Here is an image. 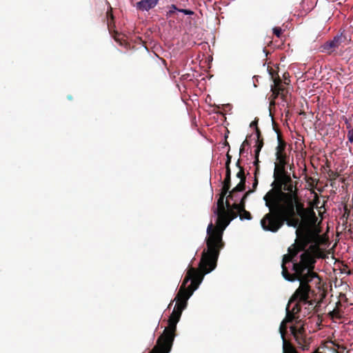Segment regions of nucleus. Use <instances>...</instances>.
Wrapping results in <instances>:
<instances>
[{
	"label": "nucleus",
	"instance_id": "1",
	"mask_svg": "<svg viewBox=\"0 0 353 353\" xmlns=\"http://www.w3.org/2000/svg\"><path fill=\"white\" fill-rule=\"evenodd\" d=\"M200 264L199 269L193 267L188 270L174 299L176 305L168 319V326L165 328L162 334L158 338L157 344L149 353H169L172 349L176 336V325L179 321L182 312L188 305V300L192 296L203 279L207 273L204 272Z\"/></svg>",
	"mask_w": 353,
	"mask_h": 353
},
{
	"label": "nucleus",
	"instance_id": "2",
	"mask_svg": "<svg viewBox=\"0 0 353 353\" xmlns=\"http://www.w3.org/2000/svg\"><path fill=\"white\" fill-rule=\"evenodd\" d=\"M225 204L227 208L217 216L216 225L211 222L207 228V250H203L200 260V266L205 270V273H210L216 267L220 251L225 246L223 240V232L230 223L239 216L228 199Z\"/></svg>",
	"mask_w": 353,
	"mask_h": 353
},
{
	"label": "nucleus",
	"instance_id": "3",
	"mask_svg": "<svg viewBox=\"0 0 353 353\" xmlns=\"http://www.w3.org/2000/svg\"><path fill=\"white\" fill-rule=\"evenodd\" d=\"M268 209L269 212L261 220V225L265 231L272 232H276L285 223L289 227L298 228L307 212L303 203L293 205V208L290 209L285 206Z\"/></svg>",
	"mask_w": 353,
	"mask_h": 353
},
{
	"label": "nucleus",
	"instance_id": "4",
	"mask_svg": "<svg viewBox=\"0 0 353 353\" xmlns=\"http://www.w3.org/2000/svg\"><path fill=\"white\" fill-rule=\"evenodd\" d=\"M297 181H294L291 176L274 181L272 187L263 196L265 205L268 208L285 206L290 209L293 205L303 203L299 196Z\"/></svg>",
	"mask_w": 353,
	"mask_h": 353
},
{
	"label": "nucleus",
	"instance_id": "5",
	"mask_svg": "<svg viewBox=\"0 0 353 353\" xmlns=\"http://www.w3.org/2000/svg\"><path fill=\"white\" fill-rule=\"evenodd\" d=\"M323 243H310L309 248L303 252L300 256V261L295 265V269L297 274L303 273L306 271V278H309L310 281H315V285L319 287L321 282L319 275L314 272L315 263L316 258H323V252L320 248V245Z\"/></svg>",
	"mask_w": 353,
	"mask_h": 353
},
{
	"label": "nucleus",
	"instance_id": "6",
	"mask_svg": "<svg viewBox=\"0 0 353 353\" xmlns=\"http://www.w3.org/2000/svg\"><path fill=\"white\" fill-rule=\"evenodd\" d=\"M302 307L303 304L300 301H295L290 303L289 301L286 307V315L289 314L294 321V324L290 326V329L298 347L305 351L309 350L312 339L307 336L305 324L299 319V314Z\"/></svg>",
	"mask_w": 353,
	"mask_h": 353
},
{
	"label": "nucleus",
	"instance_id": "7",
	"mask_svg": "<svg viewBox=\"0 0 353 353\" xmlns=\"http://www.w3.org/2000/svg\"><path fill=\"white\" fill-rule=\"evenodd\" d=\"M310 283L315 285V281L302 280L290 299V303L295 301H300L302 303L303 306H305L304 315L314 313V299L310 300V294L313 292Z\"/></svg>",
	"mask_w": 353,
	"mask_h": 353
},
{
	"label": "nucleus",
	"instance_id": "8",
	"mask_svg": "<svg viewBox=\"0 0 353 353\" xmlns=\"http://www.w3.org/2000/svg\"><path fill=\"white\" fill-rule=\"evenodd\" d=\"M297 254L296 252L292 250L291 247L288 248V254H284L283 256L281 264L282 275L287 281L291 282L298 281L299 283H301L302 280L307 281L309 280V278H306L307 275V273H305L306 271L303 272V273H301L302 275L297 274L295 265L299 262H294L293 260Z\"/></svg>",
	"mask_w": 353,
	"mask_h": 353
},
{
	"label": "nucleus",
	"instance_id": "9",
	"mask_svg": "<svg viewBox=\"0 0 353 353\" xmlns=\"http://www.w3.org/2000/svg\"><path fill=\"white\" fill-rule=\"evenodd\" d=\"M347 40L345 34L341 32L334 37L332 40L326 41L322 46V51L328 54L332 53L337 49L342 43Z\"/></svg>",
	"mask_w": 353,
	"mask_h": 353
},
{
	"label": "nucleus",
	"instance_id": "10",
	"mask_svg": "<svg viewBox=\"0 0 353 353\" xmlns=\"http://www.w3.org/2000/svg\"><path fill=\"white\" fill-rule=\"evenodd\" d=\"M288 163V160L276 161L274 170V181L290 176L286 171L285 166Z\"/></svg>",
	"mask_w": 353,
	"mask_h": 353
},
{
	"label": "nucleus",
	"instance_id": "11",
	"mask_svg": "<svg viewBox=\"0 0 353 353\" xmlns=\"http://www.w3.org/2000/svg\"><path fill=\"white\" fill-rule=\"evenodd\" d=\"M278 145L276 148V161L288 160V157L285 153L286 142L282 139L281 134L278 133Z\"/></svg>",
	"mask_w": 353,
	"mask_h": 353
},
{
	"label": "nucleus",
	"instance_id": "12",
	"mask_svg": "<svg viewBox=\"0 0 353 353\" xmlns=\"http://www.w3.org/2000/svg\"><path fill=\"white\" fill-rule=\"evenodd\" d=\"M320 231L317 229H310L303 232L302 234L307 240V243H324L323 237L319 234Z\"/></svg>",
	"mask_w": 353,
	"mask_h": 353
},
{
	"label": "nucleus",
	"instance_id": "13",
	"mask_svg": "<svg viewBox=\"0 0 353 353\" xmlns=\"http://www.w3.org/2000/svg\"><path fill=\"white\" fill-rule=\"evenodd\" d=\"M270 74L272 76V78L273 79L274 85L276 88L281 98L282 99L283 101H287V94H288V91L285 88V87L283 85L282 80L281 79V78L279 77V76L278 75L277 73H276L277 77L275 78L274 77V71H270Z\"/></svg>",
	"mask_w": 353,
	"mask_h": 353
},
{
	"label": "nucleus",
	"instance_id": "14",
	"mask_svg": "<svg viewBox=\"0 0 353 353\" xmlns=\"http://www.w3.org/2000/svg\"><path fill=\"white\" fill-rule=\"evenodd\" d=\"M296 233L297 235V240L295 243H294L291 248L292 250L298 254L299 252L303 251V252L307 250L306 248L308 246L309 243H307L305 238L301 234H300V231L299 229L296 230Z\"/></svg>",
	"mask_w": 353,
	"mask_h": 353
},
{
	"label": "nucleus",
	"instance_id": "15",
	"mask_svg": "<svg viewBox=\"0 0 353 353\" xmlns=\"http://www.w3.org/2000/svg\"><path fill=\"white\" fill-rule=\"evenodd\" d=\"M233 208L239 214V217L241 221L243 220H251L252 216L250 212L245 210V205L243 203H233Z\"/></svg>",
	"mask_w": 353,
	"mask_h": 353
},
{
	"label": "nucleus",
	"instance_id": "16",
	"mask_svg": "<svg viewBox=\"0 0 353 353\" xmlns=\"http://www.w3.org/2000/svg\"><path fill=\"white\" fill-rule=\"evenodd\" d=\"M229 192H224L221 190L220 197L217 201V208L214 210V213L218 216L219 214H221L227 208L225 200V197Z\"/></svg>",
	"mask_w": 353,
	"mask_h": 353
},
{
	"label": "nucleus",
	"instance_id": "17",
	"mask_svg": "<svg viewBox=\"0 0 353 353\" xmlns=\"http://www.w3.org/2000/svg\"><path fill=\"white\" fill-rule=\"evenodd\" d=\"M159 0H141L137 3V8L142 11L149 10L154 8L158 3Z\"/></svg>",
	"mask_w": 353,
	"mask_h": 353
},
{
	"label": "nucleus",
	"instance_id": "18",
	"mask_svg": "<svg viewBox=\"0 0 353 353\" xmlns=\"http://www.w3.org/2000/svg\"><path fill=\"white\" fill-rule=\"evenodd\" d=\"M294 323L289 314L285 315V319L281 321L280 325L279 332L281 334L282 340L286 339L285 334L287 332V323Z\"/></svg>",
	"mask_w": 353,
	"mask_h": 353
},
{
	"label": "nucleus",
	"instance_id": "19",
	"mask_svg": "<svg viewBox=\"0 0 353 353\" xmlns=\"http://www.w3.org/2000/svg\"><path fill=\"white\" fill-rule=\"evenodd\" d=\"M231 187V169L230 168H226L225 169V177L223 181L222 190L224 192H229Z\"/></svg>",
	"mask_w": 353,
	"mask_h": 353
},
{
	"label": "nucleus",
	"instance_id": "20",
	"mask_svg": "<svg viewBox=\"0 0 353 353\" xmlns=\"http://www.w3.org/2000/svg\"><path fill=\"white\" fill-rule=\"evenodd\" d=\"M245 189V184L242 183H239L230 192L229 191V194L227 196L228 199L233 200L234 198L235 193L239 192H243Z\"/></svg>",
	"mask_w": 353,
	"mask_h": 353
},
{
	"label": "nucleus",
	"instance_id": "21",
	"mask_svg": "<svg viewBox=\"0 0 353 353\" xmlns=\"http://www.w3.org/2000/svg\"><path fill=\"white\" fill-rule=\"evenodd\" d=\"M283 353H298L293 345L286 339L283 340Z\"/></svg>",
	"mask_w": 353,
	"mask_h": 353
},
{
	"label": "nucleus",
	"instance_id": "22",
	"mask_svg": "<svg viewBox=\"0 0 353 353\" xmlns=\"http://www.w3.org/2000/svg\"><path fill=\"white\" fill-rule=\"evenodd\" d=\"M263 145H264L263 139H256V144L254 145V147L256 148L255 151H254L256 154H259L262 148L263 147Z\"/></svg>",
	"mask_w": 353,
	"mask_h": 353
},
{
	"label": "nucleus",
	"instance_id": "23",
	"mask_svg": "<svg viewBox=\"0 0 353 353\" xmlns=\"http://www.w3.org/2000/svg\"><path fill=\"white\" fill-rule=\"evenodd\" d=\"M325 296V294L323 293L321 294V298L317 302H316V301L314 300V313H318L320 312V307L321 303H323Z\"/></svg>",
	"mask_w": 353,
	"mask_h": 353
},
{
	"label": "nucleus",
	"instance_id": "24",
	"mask_svg": "<svg viewBox=\"0 0 353 353\" xmlns=\"http://www.w3.org/2000/svg\"><path fill=\"white\" fill-rule=\"evenodd\" d=\"M271 91L272 92V101L270 102V105H274V102L273 101V100H274L275 99H276L279 95L276 88H275L274 85H272V88H271Z\"/></svg>",
	"mask_w": 353,
	"mask_h": 353
},
{
	"label": "nucleus",
	"instance_id": "25",
	"mask_svg": "<svg viewBox=\"0 0 353 353\" xmlns=\"http://www.w3.org/2000/svg\"><path fill=\"white\" fill-rule=\"evenodd\" d=\"M253 192V190H248L247 191L243 196L240 199V201L239 203H243L245 205V201L248 198V196Z\"/></svg>",
	"mask_w": 353,
	"mask_h": 353
},
{
	"label": "nucleus",
	"instance_id": "26",
	"mask_svg": "<svg viewBox=\"0 0 353 353\" xmlns=\"http://www.w3.org/2000/svg\"><path fill=\"white\" fill-rule=\"evenodd\" d=\"M328 174V176L330 177L331 180H334L336 179L337 177L339 176V174L336 172H334L331 170H330L327 172Z\"/></svg>",
	"mask_w": 353,
	"mask_h": 353
},
{
	"label": "nucleus",
	"instance_id": "27",
	"mask_svg": "<svg viewBox=\"0 0 353 353\" xmlns=\"http://www.w3.org/2000/svg\"><path fill=\"white\" fill-rule=\"evenodd\" d=\"M273 33L279 38L282 34V30L280 27H275L273 28Z\"/></svg>",
	"mask_w": 353,
	"mask_h": 353
},
{
	"label": "nucleus",
	"instance_id": "28",
	"mask_svg": "<svg viewBox=\"0 0 353 353\" xmlns=\"http://www.w3.org/2000/svg\"><path fill=\"white\" fill-rule=\"evenodd\" d=\"M226 162H225V168H230V165L231 163L232 156L229 154V151L226 154Z\"/></svg>",
	"mask_w": 353,
	"mask_h": 353
},
{
	"label": "nucleus",
	"instance_id": "29",
	"mask_svg": "<svg viewBox=\"0 0 353 353\" xmlns=\"http://www.w3.org/2000/svg\"><path fill=\"white\" fill-rule=\"evenodd\" d=\"M290 74L288 72H285L283 74V79H284V84L289 85L290 80Z\"/></svg>",
	"mask_w": 353,
	"mask_h": 353
},
{
	"label": "nucleus",
	"instance_id": "30",
	"mask_svg": "<svg viewBox=\"0 0 353 353\" xmlns=\"http://www.w3.org/2000/svg\"><path fill=\"white\" fill-rule=\"evenodd\" d=\"M245 171H244V168H240V170H239V172L236 173V177L240 179V178H243V176H245Z\"/></svg>",
	"mask_w": 353,
	"mask_h": 353
},
{
	"label": "nucleus",
	"instance_id": "31",
	"mask_svg": "<svg viewBox=\"0 0 353 353\" xmlns=\"http://www.w3.org/2000/svg\"><path fill=\"white\" fill-rule=\"evenodd\" d=\"M179 12L184 13L186 15H192L194 14V12L190 10L187 9H179L178 10Z\"/></svg>",
	"mask_w": 353,
	"mask_h": 353
},
{
	"label": "nucleus",
	"instance_id": "32",
	"mask_svg": "<svg viewBox=\"0 0 353 353\" xmlns=\"http://www.w3.org/2000/svg\"><path fill=\"white\" fill-rule=\"evenodd\" d=\"M255 134L256 137V139H263L261 134V132L259 127H256V129H255Z\"/></svg>",
	"mask_w": 353,
	"mask_h": 353
},
{
	"label": "nucleus",
	"instance_id": "33",
	"mask_svg": "<svg viewBox=\"0 0 353 353\" xmlns=\"http://www.w3.org/2000/svg\"><path fill=\"white\" fill-rule=\"evenodd\" d=\"M258 122H259V119L255 118L254 120L250 123V127L254 128L255 129H256V127H258Z\"/></svg>",
	"mask_w": 353,
	"mask_h": 353
},
{
	"label": "nucleus",
	"instance_id": "34",
	"mask_svg": "<svg viewBox=\"0 0 353 353\" xmlns=\"http://www.w3.org/2000/svg\"><path fill=\"white\" fill-rule=\"evenodd\" d=\"M251 136H252V134L247 136L246 139L243 141V142L241 144L242 146H245H245L250 145V142L248 140V138L250 137Z\"/></svg>",
	"mask_w": 353,
	"mask_h": 353
},
{
	"label": "nucleus",
	"instance_id": "35",
	"mask_svg": "<svg viewBox=\"0 0 353 353\" xmlns=\"http://www.w3.org/2000/svg\"><path fill=\"white\" fill-rule=\"evenodd\" d=\"M258 183H259L258 177H255L253 184H252V189L251 190H253V192L256 190Z\"/></svg>",
	"mask_w": 353,
	"mask_h": 353
},
{
	"label": "nucleus",
	"instance_id": "36",
	"mask_svg": "<svg viewBox=\"0 0 353 353\" xmlns=\"http://www.w3.org/2000/svg\"><path fill=\"white\" fill-rule=\"evenodd\" d=\"M259 154H255V160L254 161V165L255 166V168H257V167H259Z\"/></svg>",
	"mask_w": 353,
	"mask_h": 353
},
{
	"label": "nucleus",
	"instance_id": "37",
	"mask_svg": "<svg viewBox=\"0 0 353 353\" xmlns=\"http://www.w3.org/2000/svg\"><path fill=\"white\" fill-rule=\"evenodd\" d=\"M107 17H108V21H109V18H110V19L112 21L113 19H114V17H113V14L112 13V8H110V10H108L107 11Z\"/></svg>",
	"mask_w": 353,
	"mask_h": 353
},
{
	"label": "nucleus",
	"instance_id": "38",
	"mask_svg": "<svg viewBox=\"0 0 353 353\" xmlns=\"http://www.w3.org/2000/svg\"><path fill=\"white\" fill-rule=\"evenodd\" d=\"M236 166L240 170V168H243L241 165V159L239 158L236 163Z\"/></svg>",
	"mask_w": 353,
	"mask_h": 353
},
{
	"label": "nucleus",
	"instance_id": "39",
	"mask_svg": "<svg viewBox=\"0 0 353 353\" xmlns=\"http://www.w3.org/2000/svg\"><path fill=\"white\" fill-rule=\"evenodd\" d=\"M259 173V167L255 168L254 170V178L258 177L257 175Z\"/></svg>",
	"mask_w": 353,
	"mask_h": 353
},
{
	"label": "nucleus",
	"instance_id": "40",
	"mask_svg": "<svg viewBox=\"0 0 353 353\" xmlns=\"http://www.w3.org/2000/svg\"><path fill=\"white\" fill-rule=\"evenodd\" d=\"M335 314H336V312H335V310H333L332 311H330V312H329V316H330V317H332V318H333V317L335 316Z\"/></svg>",
	"mask_w": 353,
	"mask_h": 353
},
{
	"label": "nucleus",
	"instance_id": "41",
	"mask_svg": "<svg viewBox=\"0 0 353 353\" xmlns=\"http://www.w3.org/2000/svg\"><path fill=\"white\" fill-rule=\"evenodd\" d=\"M245 151V146L241 145L240 150H239V154L241 155Z\"/></svg>",
	"mask_w": 353,
	"mask_h": 353
},
{
	"label": "nucleus",
	"instance_id": "42",
	"mask_svg": "<svg viewBox=\"0 0 353 353\" xmlns=\"http://www.w3.org/2000/svg\"><path fill=\"white\" fill-rule=\"evenodd\" d=\"M240 181L239 183H245V182H246V176L245 175L243 176V178H240Z\"/></svg>",
	"mask_w": 353,
	"mask_h": 353
},
{
	"label": "nucleus",
	"instance_id": "43",
	"mask_svg": "<svg viewBox=\"0 0 353 353\" xmlns=\"http://www.w3.org/2000/svg\"><path fill=\"white\" fill-rule=\"evenodd\" d=\"M348 139L350 142L353 143V134H350V133L348 134Z\"/></svg>",
	"mask_w": 353,
	"mask_h": 353
},
{
	"label": "nucleus",
	"instance_id": "44",
	"mask_svg": "<svg viewBox=\"0 0 353 353\" xmlns=\"http://www.w3.org/2000/svg\"><path fill=\"white\" fill-rule=\"evenodd\" d=\"M237 193H235L234 194V198L232 201H234V203H237L239 199L237 198V195H236Z\"/></svg>",
	"mask_w": 353,
	"mask_h": 353
},
{
	"label": "nucleus",
	"instance_id": "45",
	"mask_svg": "<svg viewBox=\"0 0 353 353\" xmlns=\"http://www.w3.org/2000/svg\"><path fill=\"white\" fill-rule=\"evenodd\" d=\"M172 8L174 10H176V7L174 5H172Z\"/></svg>",
	"mask_w": 353,
	"mask_h": 353
},
{
	"label": "nucleus",
	"instance_id": "46",
	"mask_svg": "<svg viewBox=\"0 0 353 353\" xmlns=\"http://www.w3.org/2000/svg\"><path fill=\"white\" fill-rule=\"evenodd\" d=\"M174 10H170L169 13L171 14L172 13H174Z\"/></svg>",
	"mask_w": 353,
	"mask_h": 353
},
{
	"label": "nucleus",
	"instance_id": "47",
	"mask_svg": "<svg viewBox=\"0 0 353 353\" xmlns=\"http://www.w3.org/2000/svg\"><path fill=\"white\" fill-rule=\"evenodd\" d=\"M68 98L69 99H72V97H71V96H68Z\"/></svg>",
	"mask_w": 353,
	"mask_h": 353
},
{
	"label": "nucleus",
	"instance_id": "48",
	"mask_svg": "<svg viewBox=\"0 0 353 353\" xmlns=\"http://www.w3.org/2000/svg\"><path fill=\"white\" fill-rule=\"evenodd\" d=\"M172 302H173V301H171V303H170V305H169V306H168V307H170V306L172 305Z\"/></svg>",
	"mask_w": 353,
	"mask_h": 353
}]
</instances>
